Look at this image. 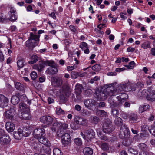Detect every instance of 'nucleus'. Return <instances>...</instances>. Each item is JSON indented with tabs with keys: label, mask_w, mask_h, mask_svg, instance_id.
Listing matches in <instances>:
<instances>
[{
	"label": "nucleus",
	"mask_w": 155,
	"mask_h": 155,
	"mask_svg": "<svg viewBox=\"0 0 155 155\" xmlns=\"http://www.w3.org/2000/svg\"><path fill=\"white\" fill-rule=\"evenodd\" d=\"M45 62L46 66L48 65L51 67L53 66L54 67L56 65V64L53 61H45Z\"/></svg>",
	"instance_id": "3c124183"
},
{
	"label": "nucleus",
	"mask_w": 155,
	"mask_h": 155,
	"mask_svg": "<svg viewBox=\"0 0 155 155\" xmlns=\"http://www.w3.org/2000/svg\"><path fill=\"white\" fill-rule=\"evenodd\" d=\"M43 151L44 153L47 154H50L51 152V149L50 147L48 145H44L43 146Z\"/></svg>",
	"instance_id": "58836bf2"
},
{
	"label": "nucleus",
	"mask_w": 155,
	"mask_h": 155,
	"mask_svg": "<svg viewBox=\"0 0 155 155\" xmlns=\"http://www.w3.org/2000/svg\"><path fill=\"white\" fill-rule=\"evenodd\" d=\"M135 85V88L136 89V88L137 87L139 88H142L144 86V84L142 82H138L136 84H134Z\"/></svg>",
	"instance_id": "052dcab7"
},
{
	"label": "nucleus",
	"mask_w": 155,
	"mask_h": 155,
	"mask_svg": "<svg viewBox=\"0 0 155 155\" xmlns=\"http://www.w3.org/2000/svg\"><path fill=\"white\" fill-rule=\"evenodd\" d=\"M131 130L132 133L134 134H137L138 133V130L136 127L135 126L134 124L131 125Z\"/></svg>",
	"instance_id": "603ef678"
},
{
	"label": "nucleus",
	"mask_w": 155,
	"mask_h": 155,
	"mask_svg": "<svg viewBox=\"0 0 155 155\" xmlns=\"http://www.w3.org/2000/svg\"><path fill=\"white\" fill-rule=\"evenodd\" d=\"M120 137L121 138L127 137L129 133V130L127 127L124 125L121 127L120 130Z\"/></svg>",
	"instance_id": "6e6552de"
},
{
	"label": "nucleus",
	"mask_w": 155,
	"mask_h": 155,
	"mask_svg": "<svg viewBox=\"0 0 155 155\" xmlns=\"http://www.w3.org/2000/svg\"><path fill=\"white\" fill-rule=\"evenodd\" d=\"M21 131L23 135L25 137L28 136L31 133L30 129L28 128L25 127H24L23 129Z\"/></svg>",
	"instance_id": "2f4dec72"
},
{
	"label": "nucleus",
	"mask_w": 155,
	"mask_h": 155,
	"mask_svg": "<svg viewBox=\"0 0 155 155\" xmlns=\"http://www.w3.org/2000/svg\"><path fill=\"white\" fill-rule=\"evenodd\" d=\"M32 147L36 151H41L43 146L39 142H34L32 145Z\"/></svg>",
	"instance_id": "b1692460"
},
{
	"label": "nucleus",
	"mask_w": 155,
	"mask_h": 155,
	"mask_svg": "<svg viewBox=\"0 0 155 155\" xmlns=\"http://www.w3.org/2000/svg\"><path fill=\"white\" fill-rule=\"evenodd\" d=\"M149 105L147 104H144L143 105H141L139 107V111L140 112L142 113L147 110L149 108Z\"/></svg>",
	"instance_id": "72a5a7b5"
},
{
	"label": "nucleus",
	"mask_w": 155,
	"mask_h": 155,
	"mask_svg": "<svg viewBox=\"0 0 155 155\" xmlns=\"http://www.w3.org/2000/svg\"><path fill=\"white\" fill-rule=\"evenodd\" d=\"M40 120L42 123L49 126L52 123L53 118L49 116H44L41 117Z\"/></svg>",
	"instance_id": "9d476101"
},
{
	"label": "nucleus",
	"mask_w": 155,
	"mask_h": 155,
	"mask_svg": "<svg viewBox=\"0 0 155 155\" xmlns=\"http://www.w3.org/2000/svg\"><path fill=\"white\" fill-rule=\"evenodd\" d=\"M61 140L62 144L66 146L70 144L71 143V137L69 134L65 133L61 137Z\"/></svg>",
	"instance_id": "9b49d317"
},
{
	"label": "nucleus",
	"mask_w": 155,
	"mask_h": 155,
	"mask_svg": "<svg viewBox=\"0 0 155 155\" xmlns=\"http://www.w3.org/2000/svg\"><path fill=\"white\" fill-rule=\"evenodd\" d=\"M52 85L56 87H59L62 85L63 80L62 78L58 77H52L51 78Z\"/></svg>",
	"instance_id": "1a4fd4ad"
},
{
	"label": "nucleus",
	"mask_w": 155,
	"mask_h": 155,
	"mask_svg": "<svg viewBox=\"0 0 155 155\" xmlns=\"http://www.w3.org/2000/svg\"><path fill=\"white\" fill-rule=\"evenodd\" d=\"M121 94V95L117 97L110 96V97L108 99V102L111 108L120 107L124 101V100L126 99L127 94L123 92Z\"/></svg>",
	"instance_id": "f257e3e1"
},
{
	"label": "nucleus",
	"mask_w": 155,
	"mask_h": 155,
	"mask_svg": "<svg viewBox=\"0 0 155 155\" xmlns=\"http://www.w3.org/2000/svg\"><path fill=\"white\" fill-rule=\"evenodd\" d=\"M86 136L88 139H92L94 137L95 134L94 131L91 129H89L86 130Z\"/></svg>",
	"instance_id": "c85d7f7f"
},
{
	"label": "nucleus",
	"mask_w": 155,
	"mask_h": 155,
	"mask_svg": "<svg viewBox=\"0 0 155 155\" xmlns=\"http://www.w3.org/2000/svg\"><path fill=\"white\" fill-rule=\"evenodd\" d=\"M19 107L20 110H22L23 111H26L27 112H29V109L28 106L24 103H20L19 104Z\"/></svg>",
	"instance_id": "7c9ffc66"
},
{
	"label": "nucleus",
	"mask_w": 155,
	"mask_h": 155,
	"mask_svg": "<svg viewBox=\"0 0 155 155\" xmlns=\"http://www.w3.org/2000/svg\"><path fill=\"white\" fill-rule=\"evenodd\" d=\"M8 100L3 95L0 94V107L4 108L8 104Z\"/></svg>",
	"instance_id": "4468645a"
},
{
	"label": "nucleus",
	"mask_w": 155,
	"mask_h": 155,
	"mask_svg": "<svg viewBox=\"0 0 155 155\" xmlns=\"http://www.w3.org/2000/svg\"><path fill=\"white\" fill-rule=\"evenodd\" d=\"M101 147L104 151H107L109 150V145L107 143H102L101 145Z\"/></svg>",
	"instance_id": "09e8293b"
},
{
	"label": "nucleus",
	"mask_w": 155,
	"mask_h": 155,
	"mask_svg": "<svg viewBox=\"0 0 155 155\" xmlns=\"http://www.w3.org/2000/svg\"><path fill=\"white\" fill-rule=\"evenodd\" d=\"M114 123L116 125L119 126L123 125V120L122 119L118 117H115Z\"/></svg>",
	"instance_id": "f704fd0d"
},
{
	"label": "nucleus",
	"mask_w": 155,
	"mask_h": 155,
	"mask_svg": "<svg viewBox=\"0 0 155 155\" xmlns=\"http://www.w3.org/2000/svg\"><path fill=\"white\" fill-rule=\"evenodd\" d=\"M81 114L84 117H87L90 116L91 113L87 109H83L81 110Z\"/></svg>",
	"instance_id": "c9c22d12"
},
{
	"label": "nucleus",
	"mask_w": 155,
	"mask_h": 155,
	"mask_svg": "<svg viewBox=\"0 0 155 155\" xmlns=\"http://www.w3.org/2000/svg\"><path fill=\"white\" fill-rule=\"evenodd\" d=\"M68 127V125L67 124L65 123H62V125L60 127L59 131L61 133H62V132H63V131L67 129Z\"/></svg>",
	"instance_id": "de8ad7c7"
},
{
	"label": "nucleus",
	"mask_w": 155,
	"mask_h": 155,
	"mask_svg": "<svg viewBox=\"0 0 155 155\" xmlns=\"http://www.w3.org/2000/svg\"><path fill=\"white\" fill-rule=\"evenodd\" d=\"M90 119L91 122L94 124L98 123L100 120L99 118L95 116H91Z\"/></svg>",
	"instance_id": "79ce46f5"
},
{
	"label": "nucleus",
	"mask_w": 155,
	"mask_h": 155,
	"mask_svg": "<svg viewBox=\"0 0 155 155\" xmlns=\"http://www.w3.org/2000/svg\"><path fill=\"white\" fill-rule=\"evenodd\" d=\"M31 78L33 80H35L37 77V75L36 72L33 71L30 74Z\"/></svg>",
	"instance_id": "680f3d73"
},
{
	"label": "nucleus",
	"mask_w": 155,
	"mask_h": 155,
	"mask_svg": "<svg viewBox=\"0 0 155 155\" xmlns=\"http://www.w3.org/2000/svg\"><path fill=\"white\" fill-rule=\"evenodd\" d=\"M15 88L17 90H20L23 93L25 92V87L24 85L21 83L17 82L15 84Z\"/></svg>",
	"instance_id": "bb28decb"
},
{
	"label": "nucleus",
	"mask_w": 155,
	"mask_h": 155,
	"mask_svg": "<svg viewBox=\"0 0 155 155\" xmlns=\"http://www.w3.org/2000/svg\"><path fill=\"white\" fill-rule=\"evenodd\" d=\"M62 125V123L60 122L56 121L54 122L51 127V130L53 132H55L57 130L59 131L61 126Z\"/></svg>",
	"instance_id": "412c9836"
},
{
	"label": "nucleus",
	"mask_w": 155,
	"mask_h": 155,
	"mask_svg": "<svg viewBox=\"0 0 155 155\" xmlns=\"http://www.w3.org/2000/svg\"><path fill=\"white\" fill-rule=\"evenodd\" d=\"M129 151H130V152L131 153L134 154L135 155H137L138 154V151L136 150H134L133 149H130L129 150Z\"/></svg>",
	"instance_id": "338daca9"
},
{
	"label": "nucleus",
	"mask_w": 155,
	"mask_h": 155,
	"mask_svg": "<svg viewBox=\"0 0 155 155\" xmlns=\"http://www.w3.org/2000/svg\"><path fill=\"white\" fill-rule=\"evenodd\" d=\"M135 64V63L134 61H132L130 62L129 64V69H132L134 68Z\"/></svg>",
	"instance_id": "774afa93"
},
{
	"label": "nucleus",
	"mask_w": 155,
	"mask_h": 155,
	"mask_svg": "<svg viewBox=\"0 0 155 155\" xmlns=\"http://www.w3.org/2000/svg\"><path fill=\"white\" fill-rule=\"evenodd\" d=\"M92 69L95 71H98L101 69V67L99 64H96L92 67Z\"/></svg>",
	"instance_id": "13d9d810"
},
{
	"label": "nucleus",
	"mask_w": 155,
	"mask_h": 155,
	"mask_svg": "<svg viewBox=\"0 0 155 155\" xmlns=\"http://www.w3.org/2000/svg\"><path fill=\"white\" fill-rule=\"evenodd\" d=\"M78 72L72 71L71 72V76L72 79H76L78 77Z\"/></svg>",
	"instance_id": "5fc2aeb1"
},
{
	"label": "nucleus",
	"mask_w": 155,
	"mask_h": 155,
	"mask_svg": "<svg viewBox=\"0 0 155 155\" xmlns=\"http://www.w3.org/2000/svg\"><path fill=\"white\" fill-rule=\"evenodd\" d=\"M21 130L19 129L17 131H15L13 133V135L14 137L16 139H20L23 136Z\"/></svg>",
	"instance_id": "393cba45"
},
{
	"label": "nucleus",
	"mask_w": 155,
	"mask_h": 155,
	"mask_svg": "<svg viewBox=\"0 0 155 155\" xmlns=\"http://www.w3.org/2000/svg\"><path fill=\"white\" fill-rule=\"evenodd\" d=\"M18 116L21 119L25 120H29L31 118L29 111H22L21 114H18Z\"/></svg>",
	"instance_id": "a211bd4d"
},
{
	"label": "nucleus",
	"mask_w": 155,
	"mask_h": 155,
	"mask_svg": "<svg viewBox=\"0 0 155 155\" xmlns=\"http://www.w3.org/2000/svg\"><path fill=\"white\" fill-rule=\"evenodd\" d=\"M69 27L71 31L74 33H76L78 32V28L77 27L72 25H71Z\"/></svg>",
	"instance_id": "4d7b16f0"
},
{
	"label": "nucleus",
	"mask_w": 155,
	"mask_h": 155,
	"mask_svg": "<svg viewBox=\"0 0 155 155\" xmlns=\"http://www.w3.org/2000/svg\"><path fill=\"white\" fill-rule=\"evenodd\" d=\"M148 130L151 134L155 137V121L153 127H151V128H149Z\"/></svg>",
	"instance_id": "bf43d9fd"
},
{
	"label": "nucleus",
	"mask_w": 155,
	"mask_h": 155,
	"mask_svg": "<svg viewBox=\"0 0 155 155\" xmlns=\"http://www.w3.org/2000/svg\"><path fill=\"white\" fill-rule=\"evenodd\" d=\"M31 59L35 62H36L38 60V58L37 55H33L31 56Z\"/></svg>",
	"instance_id": "69168bd1"
},
{
	"label": "nucleus",
	"mask_w": 155,
	"mask_h": 155,
	"mask_svg": "<svg viewBox=\"0 0 155 155\" xmlns=\"http://www.w3.org/2000/svg\"><path fill=\"white\" fill-rule=\"evenodd\" d=\"M83 153L84 155H92L93 154V149L87 147L84 148Z\"/></svg>",
	"instance_id": "c756f323"
},
{
	"label": "nucleus",
	"mask_w": 155,
	"mask_h": 155,
	"mask_svg": "<svg viewBox=\"0 0 155 155\" xmlns=\"http://www.w3.org/2000/svg\"><path fill=\"white\" fill-rule=\"evenodd\" d=\"M112 114L114 116L117 117V115L119 114V112L118 110L116 108H113L112 109Z\"/></svg>",
	"instance_id": "6e6d98bb"
},
{
	"label": "nucleus",
	"mask_w": 155,
	"mask_h": 155,
	"mask_svg": "<svg viewBox=\"0 0 155 155\" xmlns=\"http://www.w3.org/2000/svg\"><path fill=\"white\" fill-rule=\"evenodd\" d=\"M46 66L45 62H39L38 65H37V68L39 71H41Z\"/></svg>",
	"instance_id": "a18cd8bd"
},
{
	"label": "nucleus",
	"mask_w": 155,
	"mask_h": 155,
	"mask_svg": "<svg viewBox=\"0 0 155 155\" xmlns=\"http://www.w3.org/2000/svg\"><path fill=\"white\" fill-rule=\"evenodd\" d=\"M74 123L78 125H85L87 123V120L86 119L77 116L74 117Z\"/></svg>",
	"instance_id": "f8f14e48"
},
{
	"label": "nucleus",
	"mask_w": 155,
	"mask_h": 155,
	"mask_svg": "<svg viewBox=\"0 0 155 155\" xmlns=\"http://www.w3.org/2000/svg\"><path fill=\"white\" fill-rule=\"evenodd\" d=\"M54 155H63L62 152L58 148H55L53 150Z\"/></svg>",
	"instance_id": "8fccbe9b"
},
{
	"label": "nucleus",
	"mask_w": 155,
	"mask_h": 155,
	"mask_svg": "<svg viewBox=\"0 0 155 155\" xmlns=\"http://www.w3.org/2000/svg\"><path fill=\"white\" fill-rule=\"evenodd\" d=\"M10 140L9 136L7 134L0 137V143L2 145L8 144L10 142Z\"/></svg>",
	"instance_id": "f3484780"
},
{
	"label": "nucleus",
	"mask_w": 155,
	"mask_h": 155,
	"mask_svg": "<svg viewBox=\"0 0 155 155\" xmlns=\"http://www.w3.org/2000/svg\"><path fill=\"white\" fill-rule=\"evenodd\" d=\"M84 103L85 107L88 109H90L91 107V103L89 99L84 100Z\"/></svg>",
	"instance_id": "37998d69"
},
{
	"label": "nucleus",
	"mask_w": 155,
	"mask_h": 155,
	"mask_svg": "<svg viewBox=\"0 0 155 155\" xmlns=\"http://www.w3.org/2000/svg\"><path fill=\"white\" fill-rule=\"evenodd\" d=\"M39 142L44 144V145H47L48 144V140L45 137H41L38 139Z\"/></svg>",
	"instance_id": "ea45409f"
},
{
	"label": "nucleus",
	"mask_w": 155,
	"mask_h": 155,
	"mask_svg": "<svg viewBox=\"0 0 155 155\" xmlns=\"http://www.w3.org/2000/svg\"><path fill=\"white\" fill-rule=\"evenodd\" d=\"M138 147L140 150L143 151L146 150L148 149V147L145 143H140L138 145Z\"/></svg>",
	"instance_id": "a19ab883"
},
{
	"label": "nucleus",
	"mask_w": 155,
	"mask_h": 155,
	"mask_svg": "<svg viewBox=\"0 0 155 155\" xmlns=\"http://www.w3.org/2000/svg\"><path fill=\"white\" fill-rule=\"evenodd\" d=\"M135 85L134 84H127L126 85H125V91H135Z\"/></svg>",
	"instance_id": "a878e982"
},
{
	"label": "nucleus",
	"mask_w": 155,
	"mask_h": 155,
	"mask_svg": "<svg viewBox=\"0 0 155 155\" xmlns=\"http://www.w3.org/2000/svg\"><path fill=\"white\" fill-rule=\"evenodd\" d=\"M103 131L106 133H110L114 129V127L112 126V122L108 118H106L103 121Z\"/></svg>",
	"instance_id": "7ed1b4c3"
},
{
	"label": "nucleus",
	"mask_w": 155,
	"mask_h": 155,
	"mask_svg": "<svg viewBox=\"0 0 155 155\" xmlns=\"http://www.w3.org/2000/svg\"><path fill=\"white\" fill-rule=\"evenodd\" d=\"M17 65L18 69L22 68L24 65V60L21 59L18 60L17 62Z\"/></svg>",
	"instance_id": "49530a36"
},
{
	"label": "nucleus",
	"mask_w": 155,
	"mask_h": 155,
	"mask_svg": "<svg viewBox=\"0 0 155 155\" xmlns=\"http://www.w3.org/2000/svg\"><path fill=\"white\" fill-rule=\"evenodd\" d=\"M44 32V30H40L38 31V34L37 35H35L33 33H31V38L30 39H39V38H40V36L39 35L40 34H42Z\"/></svg>",
	"instance_id": "e433bc0d"
},
{
	"label": "nucleus",
	"mask_w": 155,
	"mask_h": 155,
	"mask_svg": "<svg viewBox=\"0 0 155 155\" xmlns=\"http://www.w3.org/2000/svg\"><path fill=\"white\" fill-rule=\"evenodd\" d=\"M14 111V110L13 109L10 108L9 110L5 112V116L6 118H9L12 121L14 120L13 114V112Z\"/></svg>",
	"instance_id": "6ab92c4d"
},
{
	"label": "nucleus",
	"mask_w": 155,
	"mask_h": 155,
	"mask_svg": "<svg viewBox=\"0 0 155 155\" xmlns=\"http://www.w3.org/2000/svg\"><path fill=\"white\" fill-rule=\"evenodd\" d=\"M39 39H28L26 42V46L28 47L34 48L38 45Z\"/></svg>",
	"instance_id": "2eb2a0df"
},
{
	"label": "nucleus",
	"mask_w": 155,
	"mask_h": 155,
	"mask_svg": "<svg viewBox=\"0 0 155 155\" xmlns=\"http://www.w3.org/2000/svg\"><path fill=\"white\" fill-rule=\"evenodd\" d=\"M58 71V70L56 67V65L48 68L46 71L47 73L49 74L53 75L56 74Z\"/></svg>",
	"instance_id": "aec40b11"
},
{
	"label": "nucleus",
	"mask_w": 155,
	"mask_h": 155,
	"mask_svg": "<svg viewBox=\"0 0 155 155\" xmlns=\"http://www.w3.org/2000/svg\"><path fill=\"white\" fill-rule=\"evenodd\" d=\"M100 79V77L98 76H96L93 78H91L90 81L91 83H93L95 81H99Z\"/></svg>",
	"instance_id": "0e129e2a"
},
{
	"label": "nucleus",
	"mask_w": 155,
	"mask_h": 155,
	"mask_svg": "<svg viewBox=\"0 0 155 155\" xmlns=\"http://www.w3.org/2000/svg\"><path fill=\"white\" fill-rule=\"evenodd\" d=\"M71 89L66 85H63L60 91V98L61 100H65L66 97H69L71 95Z\"/></svg>",
	"instance_id": "20e7f679"
},
{
	"label": "nucleus",
	"mask_w": 155,
	"mask_h": 155,
	"mask_svg": "<svg viewBox=\"0 0 155 155\" xmlns=\"http://www.w3.org/2000/svg\"><path fill=\"white\" fill-rule=\"evenodd\" d=\"M114 84H112L108 85L110 88H113V90L111 91L112 93V96H115L117 94L120 93L122 91H125V85L120 84L118 85L117 88H115L113 85Z\"/></svg>",
	"instance_id": "39448f33"
},
{
	"label": "nucleus",
	"mask_w": 155,
	"mask_h": 155,
	"mask_svg": "<svg viewBox=\"0 0 155 155\" xmlns=\"http://www.w3.org/2000/svg\"><path fill=\"white\" fill-rule=\"evenodd\" d=\"M142 47L144 49H146L147 48H150L149 42H145L142 45Z\"/></svg>",
	"instance_id": "e2e57ef3"
},
{
	"label": "nucleus",
	"mask_w": 155,
	"mask_h": 155,
	"mask_svg": "<svg viewBox=\"0 0 155 155\" xmlns=\"http://www.w3.org/2000/svg\"><path fill=\"white\" fill-rule=\"evenodd\" d=\"M147 91L149 94H147L146 98L147 100L150 102L155 101V90L153 89L152 87L148 88Z\"/></svg>",
	"instance_id": "0eeeda50"
},
{
	"label": "nucleus",
	"mask_w": 155,
	"mask_h": 155,
	"mask_svg": "<svg viewBox=\"0 0 155 155\" xmlns=\"http://www.w3.org/2000/svg\"><path fill=\"white\" fill-rule=\"evenodd\" d=\"M83 89V87L82 84L77 83L76 85L75 91L77 99H80L81 98V94L82 93Z\"/></svg>",
	"instance_id": "ddd939ff"
},
{
	"label": "nucleus",
	"mask_w": 155,
	"mask_h": 155,
	"mask_svg": "<svg viewBox=\"0 0 155 155\" xmlns=\"http://www.w3.org/2000/svg\"><path fill=\"white\" fill-rule=\"evenodd\" d=\"M129 117L130 121H132V123H135L137 120L138 117L137 115L134 113H131L129 115Z\"/></svg>",
	"instance_id": "cd10ccee"
},
{
	"label": "nucleus",
	"mask_w": 155,
	"mask_h": 155,
	"mask_svg": "<svg viewBox=\"0 0 155 155\" xmlns=\"http://www.w3.org/2000/svg\"><path fill=\"white\" fill-rule=\"evenodd\" d=\"M45 130L43 128H35L33 131V135L37 139L42 137H45Z\"/></svg>",
	"instance_id": "423d86ee"
},
{
	"label": "nucleus",
	"mask_w": 155,
	"mask_h": 155,
	"mask_svg": "<svg viewBox=\"0 0 155 155\" xmlns=\"http://www.w3.org/2000/svg\"><path fill=\"white\" fill-rule=\"evenodd\" d=\"M70 125L71 128L74 130H77L79 128L78 125L74 123V122L71 123Z\"/></svg>",
	"instance_id": "864d4df0"
},
{
	"label": "nucleus",
	"mask_w": 155,
	"mask_h": 155,
	"mask_svg": "<svg viewBox=\"0 0 155 155\" xmlns=\"http://www.w3.org/2000/svg\"><path fill=\"white\" fill-rule=\"evenodd\" d=\"M146 92L147 90L146 89H144L143 90L139 89L137 93L136 96L139 99H143L146 94H147Z\"/></svg>",
	"instance_id": "4be33fe9"
},
{
	"label": "nucleus",
	"mask_w": 155,
	"mask_h": 155,
	"mask_svg": "<svg viewBox=\"0 0 155 155\" xmlns=\"http://www.w3.org/2000/svg\"><path fill=\"white\" fill-rule=\"evenodd\" d=\"M107 88L104 89L102 91L99 90L95 91L94 94L95 97L98 100H104L109 96H112L113 94L111 91L113 90V88H110L108 85Z\"/></svg>",
	"instance_id": "f03ea898"
},
{
	"label": "nucleus",
	"mask_w": 155,
	"mask_h": 155,
	"mask_svg": "<svg viewBox=\"0 0 155 155\" xmlns=\"http://www.w3.org/2000/svg\"><path fill=\"white\" fill-rule=\"evenodd\" d=\"M74 144L76 146H80L82 144V141L81 139L79 138H77L74 139Z\"/></svg>",
	"instance_id": "c03bdc74"
},
{
	"label": "nucleus",
	"mask_w": 155,
	"mask_h": 155,
	"mask_svg": "<svg viewBox=\"0 0 155 155\" xmlns=\"http://www.w3.org/2000/svg\"><path fill=\"white\" fill-rule=\"evenodd\" d=\"M11 101L12 104L13 105H16L19 102L20 99L18 97L14 95L12 97Z\"/></svg>",
	"instance_id": "473e14b6"
},
{
	"label": "nucleus",
	"mask_w": 155,
	"mask_h": 155,
	"mask_svg": "<svg viewBox=\"0 0 155 155\" xmlns=\"http://www.w3.org/2000/svg\"><path fill=\"white\" fill-rule=\"evenodd\" d=\"M16 10L13 7L10 8V11L8 12V15L10 17V20L14 21L17 19V17L15 14Z\"/></svg>",
	"instance_id": "dca6fc26"
},
{
	"label": "nucleus",
	"mask_w": 155,
	"mask_h": 155,
	"mask_svg": "<svg viewBox=\"0 0 155 155\" xmlns=\"http://www.w3.org/2000/svg\"><path fill=\"white\" fill-rule=\"evenodd\" d=\"M107 114V113L103 110H98L96 112V115L99 117H105Z\"/></svg>",
	"instance_id": "4c0bfd02"
},
{
	"label": "nucleus",
	"mask_w": 155,
	"mask_h": 155,
	"mask_svg": "<svg viewBox=\"0 0 155 155\" xmlns=\"http://www.w3.org/2000/svg\"><path fill=\"white\" fill-rule=\"evenodd\" d=\"M6 128L8 132H12L13 131L15 128V124L11 122H8L6 124Z\"/></svg>",
	"instance_id": "5701e85b"
}]
</instances>
